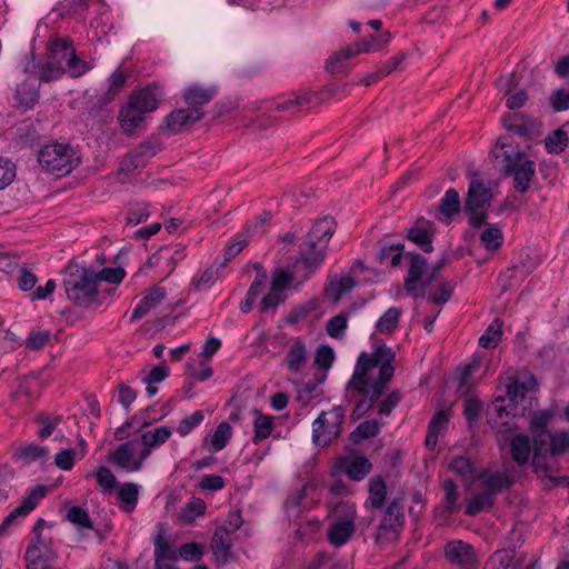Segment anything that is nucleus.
I'll list each match as a JSON object with an SVG mask.
<instances>
[{
  "label": "nucleus",
  "mask_w": 569,
  "mask_h": 569,
  "mask_svg": "<svg viewBox=\"0 0 569 569\" xmlns=\"http://www.w3.org/2000/svg\"><path fill=\"white\" fill-rule=\"evenodd\" d=\"M150 216L149 203L147 202H133L129 204L127 210V222L132 226H137L141 222L147 221Z\"/></svg>",
  "instance_id": "54"
},
{
  "label": "nucleus",
  "mask_w": 569,
  "mask_h": 569,
  "mask_svg": "<svg viewBox=\"0 0 569 569\" xmlns=\"http://www.w3.org/2000/svg\"><path fill=\"white\" fill-rule=\"evenodd\" d=\"M62 284L67 298L76 306L88 309L100 305L93 268L70 261L64 268Z\"/></svg>",
  "instance_id": "3"
},
{
  "label": "nucleus",
  "mask_w": 569,
  "mask_h": 569,
  "mask_svg": "<svg viewBox=\"0 0 569 569\" xmlns=\"http://www.w3.org/2000/svg\"><path fill=\"white\" fill-rule=\"evenodd\" d=\"M118 499L122 502L121 509L130 513L132 512L139 500V486L133 482H124L118 490Z\"/></svg>",
  "instance_id": "40"
},
{
  "label": "nucleus",
  "mask_w": 569,
  "mask_h": 569,
  "mask_svg": "<svg viewBox=\"0 0 569 569\" xmlns=\"http://www.w3.org/2000/svg\"><path fill=\"white\" fill-rule=\"evenodd\" d=\"M379 432V422L375 419H368L357 426L350 435V440L353 443H359L361 440L375 438Z\"/></svg>",
  "instance_id": "46"
},
{
  "label": "nucleus",
  "mask_w": 569,
  "mask_h": 569,
  "mask_svg": "<svg viewBox=\"0 0 569 569\" xmlns=\"http://www.w3.org/2000/svg\"><path fill=\"white\" fill-rule=\"evenodd\" d=\"M400 315L399 308L390 307L377 321V330L381 333H391L398 327Z\"/></svg>",
  "instance_id": "49"
},
{
  "label": "nucleus",
  "mask_w": 569,
  "mask_h": 569,
  "mask_svg": "<svg viewBox=\"0 0 569 569\" xmlns=\"http://www.w3.org/2000/svg\"><path fill=\"white\" fill-rule=\"evenodd\" d=\"M71 50H73V44L69 38L52 39L47 46L48 57L53 60L61 61V63L67 61Z\"/></svg>",
  "instance_id": "43"
},
{
  "label": "nucleus",
  "mask_w": 569,
  "mask_h": 569,
  "mask_svg": "<svg viewBox=\"0 0 569 569\" xmlns=\"http://www.w3.org/2000/svg\"><path fill=\"white\" fill-rule=\"evenodd\" d=\"M435 224L432 221L419 217L413 226L407 229L406 239L413 242L423 252L433 251Z\"/></svg>",
  "instance_id": "12"
},
{
  "label": "nucleus",
  "mask_w": 569,
  "mask_h": 569,
  "mask_svg": "<svg viewBox=\"0 0 569 569\" xmlns=\"http://www.w3.org/2000/svg\"><path fill=\"white\" fill-rule=\"evenodd\" d=\"M38 162L47 172L58 177L70 173L81 160L78 151L69 143H49L38 152Z\"/></svg>",
  "instance_id": "4"
},
{
  "label": "nucleus",
  "mask_w": 569,
  "mask_h": 569,
  "mask_svg": "<svg viewBox=\"0 0 569 569\" xmlns=\"http://www.w3.org/2000/svg\"><path fill=\"white\" fill-rule=\"evenodd\" d=\"M202 120V114L197 109L180 108L164 117L160 129L169 134H177L184 128Z\"/></svg>",
  "instance_id": "11"
},
{
  "label": "nucleus",
  "mask_w": 569,
  "mask_h": 569,
  "mask_svg": "<svg viewBox=\"0 0 569 569\" xmlns=\"http://www.w3.org/2000/svg\"><path fill=\"white\" fill-rule=\"evenodd\" d=\"M308 359L306 343L301 338H295L286 355V362L291 372L298 373Z\"/></svg>",
  "instance_id": "30"
},
{
  "label": "nucleus",
  "mask_w": 569,
  "mask_h": 569,
  "mask_svg": "<svg viewBox=\"0 0 569 569\" xmlns=\"http://www.w3.org/2000/svg\"><path fill=\"white\" fill-rule=\"evenodd\" d=\"M171 435V428L166 426L157 427L153 430H148L141 435V443L143 447L157 448L166 443Z\"/></svg>",
  "instance_id": "44"
},
{
  "label": "nucleus",
  "mask_w": 569,
  "mask_h": 569,
  "mask_svg": "<svg viewBox=\"0 0 569 569\" xmlns=\"http://www.w3.org/2000/svg\"><path fill=\"white\" fill-rule=\"evenodd\" d=\"M501 328L502 322L500 319L496 318L486 329L485 333L479 338V346L485 349L496 348L502 336Z\"/></svg>",
  "instance_id": "48"
},
{
  "label": "nucleus",
  "mask_w": 569,
  "mask_h": 569,
  "mask_svg": "<svg viewBox=\"0 0 569 569\" xmlns=\"http://www.w3.org/2000/svg\"><path fill=\"white\" fill-rule=\"evenodd\" d=\"M166 289L160 286H153L146 291L143 299L133 309L130 320L137 321L143 318L151 308H154L158 303L164 300Z\"/></svg>",
  "instance_id": "22"
},
{
  "label": "nucleus",
  "mask_w": 569,
  "mask_h": 569,
  "mask_svg": "<svg viewBox=\"0 0 569 569\" xmlns=\"http://www.w3.org/2000/svg\"><path fill=\"white\" fill-rule=\"evenodd\" d=\"M356 530L355 515L337 518L330 526L327 537L331 545L343 546L353 536Z\"/></svg>",
  "instance_id": "18"
},
{
  "label": "nucleus",
  "mask_w": 569,
  "mask_h": 569,
  "mask_svg": "<svg viewBox=\"0 0 569 569\" xmlns=\"http://www.w3.org/2000/svg\"><path fill=\"white\" fill-rule=\"evenodd\" d=\"M405 525V511L400 499H393L387 506L383 518L377 528L376 541L379 542L386 533H397Z\"/></svg>",
  "instance_id": "13"
},
{
  "label": "nucleus",
  "mask_w": 569,
  "mask_h": 569,
  "mask_svg": "<svg viewBox=\"0 0 569 569\" xmlns=\"http://www.w3.org/2000/svg\"><path fill=\"white\" fill-rule=\"evenodd\" d=\"M405 252V244L401 242H390L387 239H381L378 242L377 260L379 263H388L392 268L400 267Z\"/></svg>",
  "instance_id": "21"
},
{
  "label": "nucleus",
  "mask_w": 569,
  "mask_h": 569,
  "mask_svg": "<svg viewBox=\"0 0 569 569\" xmlns=\"http://www.w3.org/2000/svg\"><path fill=\"white\" fill-rule=\"evenodd\" d=\"M483 403L477 398H467L463 403V416L468 425L478 422Z\"/></svg>",
  "instance_id": "63"
},
{
  "label": "nucleus",
  "mask_w": 569,
  "mask_h": 569,
  "mask_svg": "<svg viewBox=\"0 0 569 569\" xmlns=\"http://www.w3.org/2000/svg\"><path fill=\"white\" fill-rule=\"evenodd\" d=\"M206 502L200 498H192L178 513L179 520L183 525L192 523L198 517L206 512Z\"/></svg>",
  "instance_id": "42"
},
{
  "label": "nucleus",
  "mask_w": 569,
  "mask_h": 569,
  "mask_svg": "<svg viewBox=\"0 0 569 569\" xmlns=\"http://www.w3.org/2000/svg\"><path fill=\"white\" fill-rule=\"evenodd\" d=\"M369 498L373 509H381L387 497V485L381 476L373 477L368 483Z\"/></svg>",
  "instance_id": "41"
},
{
  "label": "nucleus",
  "mask_w": 569,
  "mask_h": 569,
  "mask_svg": "<svg viewBox=\"0 0 569 569\" xmlns=\"http://www.w3.org/2000/svg\"><path fill=\"white\" fill-rule=\"evenodd\" d=\"M217 88L214 86L202 87L200 84H191L187 87L182 92V99L188 106V109H197L202 114V119L206 116L202 107L208 104L217 96Z\"/></svg>",
  "instance_id": "16"
},
{
  "label": "nucleus",
  "mask_w": 569,
  "mask_h": 569,
  "mask_svg": "<svg viewBox=\"0 0 569 569\" xmlns=\"http://www.w3.org/2000/svg\"><path fill=\"white\" fill-rule=\"evenodd\" d=\"M509 452L512 461L519 467L527 465L532 452L531 440L528 435L517 433L511 437Z\"/></svg>",
  "instance_id": "23"
},
{
  "label": "nucleus",
  "mask_w": 569,
  "mask_h": 569,
  "mask_svg": "<svg viewBox=\"0 0 569 569\" xmlns=\"http://www.w3.org/2000/svg\"><path fill=\"white\" fill-rule=\"evenodd\" d=\"M36 422L41 426L38 437L43 440L53 433L56 427L61 422V417L41 412L37 415Z\"/></svg>",
  "instance_id": "53"
},
{
  "label": "nucleus",
  "mask_w": 569,
  "mask_h": 569,
  "mask_svg": "<svg viewBox=\"0 0 569 569\" xmlns=\"http://www.w3.org/2000/svg\"><path fill=\"white\" fill-rule=\"evenodd\" d=\"M348 326V318L345 313H339L327 321L326 331L335 339L341 338Z\"/></svg>",
  "instance_id": "62"
},
{
  "label": "nucleus",
  "mask_w": 569,
  "mask_h": 569,
  "mask_svg": "<svg viewBox=\"0 0 569 569\" xmlns=\"http://www.w3.org/2000/svg\"><path fill=\"white\" fill-rule=\"evenodd\" d=\"M230 531L226 527L216 529L211 539V549L217 557H220L226 562L230 556L231 541L229 538Z\"/></svg>",
  "instance_id": "38"
},
{
  "label": "nucleus",
  "mask_w": 569,
  "mask_h": 569,
  "mask_svg": "<svg viewBox=\"0 0 569 569\" xmlns=\"http://www.w3.org/2000/svg\"><path fill=\"white\" fill-rule=\"evenodd\" d=\"M478 479L481 481L485 492L491 498L501 493L505 489H509L513 486V477L507 472L492 471L487 468L483 469L479 475Z\"/></svg>",
  "instance_id": "17"
},
{
  "label": "nucleus",
  "mask_w": 569,
  "mask_h": 569,
  "mask_svg": "<svg viewBox=\"0 0 569 569\" xmlns=\"http://www.w3.org/2000/svg\"><path fill=\"white\" fill-rule=\"evenodd\" d=\"M356 286V280L350 276H342L340 279H331L325 287V295L332 302H338L346 293Z\"/></svg>",
  "instance_id": "33"
},
{
  "label": "nucleus",
  "mask_w": 569,
  "mask_h": 569,
  "mask_svg": "<svg viewBox=\"0 0 569 569\" xmlns=\"http://www.w3.org/2000/svg\"><path fill=\"white\" fill-rule=\"evenodd\" d=\"M372 470V463L366 456H356L345 467V472L353 481L363 480Z\"/></svg>",
  "instance_id": "36"
},
{
  "label": "nucleus",
  "mask_w": 569,
  "mask_h": 569,
  "mask_svg": "<svg viewBox=\"0 0 569 569\" xmlns=\"http://www.w3.org/2000/svg\"><path fill=\"white\" fill-rule=\"evenodd\" d=\"M395 351L386 343L373 347L372 352H361L346 390L357 393L372 409L388 390L395 375Z\"/></svg>",
  "instance_id": "1"
},
{
  "label": "nucleus",
  "mask_w": 569,
  "mask_h": 569,
  "mask_svg": "<svg viewBox=\"0 0 569 569\" xmlns=\"http://www.w3.org/2000/svg\"><path fill=\"white\" fill-rule=\"evenodd\" d=\"M51 331L48 329H32L24 343L31 350H41L51 339Z\"/></svg>",
  "instance_id": "55"
},
{
  "label": "nucleus",
  "mask_w": 569,
  "mask_h": 569,
  "mask_svg": "<svg viewBox=\"0 0 569 569\" xmlns=\"http://www.w3.org/2000/svg\"><path fill=\"white\" fill-rule=\"evenodd\" d=\"M493 505H495V499L491 498L486 492H483V493L476 496L467 503L465 513L467 516L472 517V516L480 513L483 510L491 509L493 507Z\"/></svg>",
  "instance_id": "52"
},
{
  "label": "nucleus",
  "mask_w": 569,
  "mask_h": 569,
  "mask_svg": "<svg viewBox=\"0 0 569 569\" xmlns=\"http://www.w3.org/2000/svg\"><path fill=\"white\" fill-rule=\"evenodd\" d=\"M126 271L121 267L103 268L99 272L94 270V278L98 286L101 281L118 284L123 280Z\"/></svg>",
  "instance_id": "61"
},
{
  "label": "nucleus",
  "mask_w": 569,
  "mask_h": 569,
  "mask_svg": "<svg viewBox=\"0 0 569 569\" xmlns=\"http://www.w3.org/2000/svg\"><path fill=\"white\" fill-rule=\"evenodd\" d=\"M536 385L537 380L532 375L527 382H520L518 377H513L506 386V395L511 402L517 405L525 398V390H531Z\"/></svg>",
  "instance_id": "39"
},
{
  "label": "nucleus",
  "mask_w": 569,
  "mask_h": 569,
  "mask_svg": "<svg viewBox=\"0 0 569 569\" xmlns=\"http://www.w3.org/2000/svg\"><path fill=\"white\" fill-rule=\"evenodd\" d=\"M232 437V428L231 426L223 421L219 423L211 436V447L214 452L221 451L223 448L227 447L229 440Z\"/></svg>",
  "instance_id": "51"
},
{
  "label": "nucleus",
  "mask_w": 569,
  "mask_h": 569,
  "mask_svg": "<svg viewBox=\"0 0 569 569\" xmlns=\"http://www.w3.org/2000/svg\"><path fill=\"white\" fill-rule=\"evenodd\" d=\"M569 142L568 133L562 128L553 130L545 139V148L549 153L559 154L567 148Z\"/></svg>",
  "instance_id": "47"
},
{
  "label": "nucleus",
  "mask_w": 569,
  "mask_h": 569,
  "mask_svg": "<svg viewBox=\"0 0 569 569\" xmlns=\"http://www.w3.org/2000/svg\"><path fill=\"white\" fill-rule=\"evenodd\" d=\"M162 97L161 87L157 82H152L140 90L133 91L129 96L128 103L143 113H149L158 109Z\"/></svg>",
  "instance_id": "10"
},
{
  "label": "nucleus",
  "mask_w": 569,
  "mask_h": 569,
  "mask_svg": "<svg viewBox=\"0 0 569 569\" xmlns=\"http://www.w3.org/2000/svg\"><path fill=\"white\" fill-rule=\"evenodd\" d=\"M252 413L254 416L252 426H253V437L252 442L254 445H259L264 439L270 437L274 429V418L269 415L262 413L259 409H253Z\"/></svg>",
  "instance_id": "31"
},
{
  "label": "nucleus",
  "mask_w": 569,
  "mask_h": 569,
  "mask_svg": "<svg viewBox=\"0 0 569 569\" xmlns=\"http://www.w3.org/2000/svg\"><path fill=\"white\" fill-rule=\"evenodd\" d=\"M443 499L441 506V515L445 518H449L457 513L461 505L458 502V490L457 485L452 479H446L443 482Z\"/></svg>",
  "instance_id": "34"
},
{
  "label": "nucleus",
  "mask_w": 569,
  "mask_h": 569,
  "mask_svg": "<svg viewBox=\"0 0 569 569\" xmlns=\"http://www.w3.org/2000/svg\"><path fill=\"white\" fill-rule=\"evenodd\" d=\"M67 70L72 78H79L83 76L87 71L92 69V66H90L88 62L81 60L77 53L76 50L70 51V56L68 57L66 61Z\"/></svg>",
  "instance_id": "57"
},
{
  "label": "nucleus",
  "mask_w": 569,
  "mask_h": 569,
  "mask_svg": "<svg viewBox=\"0 0 569 569\" xmlns=\"http://www.w3.org/2000/svg\"><path fill=\"white\" fill-rule=\"evenodd\" d=\"M13 459L20 460L26 465H30L36 461L44 463L49 459V450L47 447L29 443L19 447L13 453Z\"/></svg>",
  "instance_id": "32"
},
{
  "label": "nucleus",
  "mask_w": 569,
  "mask_h": 569,
  "mask_svg": "<svg viewBox=\"0 0 569 569\" xmlns=\"http://www.w3.org/2000/svg\"><path fill=\"white\" fill-rule=\"evenodd\" d=\"M333 360V349L329 345H320L315 355V365L326 372L331 368Z\"/></svg>",
  "instance_id": "64"
},
{
  "label": "nucleus",
  "mask_w": 569,
  "mask_h": 569,
  "mask_svg": "<svg viewBox=\"0 0 569 569\" xmlns=\"http://www.w3.org/2000/svg\"><path fill=\"white\" fill-rule=\"evenodd\" d=\"M178 553L172 545L166 539L164 532L160 530L154 537V569H167L176 566Z\"/></svg>",
  "instance_id": "20"
},
{
  "label": "nucleus",
  "mask_w": 569,
  "mask_h": 569,
  "mask_svg": "<svg viewBox=\"0 0 569 569\" xmlns=\"http://www.w3.org/2000/svg\"><path fill=\"white\" fill-rule=\"evenodd\" d=\"M32 68L38 74L40 81L51 82L62 78L66 72L61 61L53 60L48 57L46 62H37L32 57Z\"/></svg>",
  "instance_id": "28"
},
{
  "label": "nucleus",
  "mask_w": 569,
  "mask_h": 569,
  "mask_svg": "<svg viewBox=\"0 0 569 569\" xmlns=\"http://www.w3.org/2000/svg\"><path fill=\"white\" fill-rule=\"evenodd\" d=\"M67 519L78 527L93 529V522L89 512L79 506H72L68 509Z\"/></svg>",
  "instance_id": "56"
},
{
  "label": "nucleus",
  "mask_w": 569,
  "mask_h": 569,
  "mask_svg": "<svg viewBox=\"0 0 569 569\" xmlns=\"http://www.w3.org/2000/svg\"><path fill=\"white\" fill-rule=\"evenodd\" d=\"M406 254L410 258V263L403 287L407 292L412 295V297H423V291L417 293V289L418 282L422 281V276L427 270L428 260L421 253L416 251H408Z\"/></svg>",
  "instance_id": "14"
},
{
  "label": "nucleus",
  "mask_w": 569,
  "mask_h": 569,
  "mask_svg": "<svg viewBox=\"0 0 569 569\" xmlns=\"http://www.w3.org/2000/svg\"><path fill=\"white\" fill-rule=\"evenodd\" d=\"M139 443L140 442L138 439H132L119 445L113 451L109 453L108 461L119 468L130 471V466L133 461L132 458Z\"/></svg>",
  "instance_id": "27"
},
{
  "label": "nucleus",
  "mask_w": 569,
  "mask_h": 569,
  "mask_svg": "<svg viewBox=\"0 0 569 569\" xmlns=\"http://www.w3.org/2000/svg\"><path fill=\"white\" fill-rule=\"evenodd\" d=\"M39 86L29 81H23L17 86L16 93L13 96L14 107H20L24 111L32 109L39 101Z\"/></svg>",
  "instance_id": "26"
},
{
  "label": "nucleus",
  "mask_w": 569,
  "mask_h": 569,
  "mask_svg": "<svg viewBox=\"0 0 569 569\" xmlns=\"http://www.w3.org/2000/svg\"><path fill=\"white\" fill-rule=\"evenodd\" d=\"M493 198L490 188L480 179H472L468 187L465 200V212L469 216L468 222L472 229H479L487 224L488 209Z\"/></svg>",
  "instance_id": "5"
},
{
  "label": "nucleus",
  "mask_w": 569,
  "mask_h": 569,
  "mask_svg": "<svg viewBox=\"0 0 569 569\" xmlns=\"http://www.w3.org/2000/svg\"><path fill=\"white\" fill-rule=\"evenodd\" d=\"M502 121L508 131H512L519 137L531 139L539 133L538 121L526 113L516 112L512 114H506Z\"/></svg>",
  "instance_id": "15"
},
{
  "label": "nucleus",
  "mask_w": 569,
  "mask_h": 569,
  "mask_svg": "<svg viewBox=\"0 0 569 569\" xmlns=\"http://www.w3.org/2000/svg\"><path fill=\"white\" fill-rule=\"evenodd\" d=\"M445 557L452 565L472 566L476 561L475 551L471 545L461 540H452L445 546Z\"/></svg>",
  "instance_id": "19"
},
{
  "label": "nucleus",
  "mask_w": 569,
  "mask_h": 569,
  "mask_svg": "<svg viewBox=\"0 0 569 569\" xmlns=\"http://www.w3.org/2000/svg\"><path fill=\"white\" fill-rule=\"evenodd\" d=\"M161 149L162 143L158 138L147 139L130 153L131 164L134 169L144 167L147 161L154 157Z\"/></svg>",
  "instance_id": "24"
},
{
  "label": "nucleus",
  "mask_w": 569,
  "mask_h": 569,
  "mask_svg": "<svg viewBox=\"0 0 569 569\" xmlns=\"http://www.w3.org/2000/svg\"><path fill=\"white\" fill-rule=\"evenodd\" d=\"M449 467L453 472H456L457 475L465 479L473 477L476 472V468L472 461L466 456L455 457L451 460Z\"/></svg>",
  "instance_id": "59"
},
{
  "label": "nucleus",
  "mask_w": 569,
  "mask_h": 569,
  "mask_svg": "<svg viewBox=\"0 0 569 569\" xmlns=\"http://www.w3.org/2000/svg\"><path fill=\"white\" fill-rule=\"evenodd\" d=\"M47 493V488L44 486L38 485L33 489H31L27 497L21 501L20 506L14 508L12 512L17 518L28 516L39 503V501L44 498Z\"/></svg>",
  "instance_id": "37"
},
{
  "label": "nucleus",
  "mask_w": 569,
  "mask_h": 569,
  "mask_svg": "<svg viewBox=\"0 0 569 569\" xmlns=\"http://www.w3.org/2000/svg\"><path fill=\"white\" fill-rule=\"evenodd\" d=\"M486 226L487 228L482 231L480 236L481 244L488 251H496L503 243L502 230L497 224H490L487 222Z\"/></svg>",
  "instance_id": "45"
},
{
  "label": "nucleus",
  "mask_w": 569,
  "mask_h": 569,
  "mask_svg": "<svg viewBox=\"0 0 569 569\" xmlns=\"http://www.w3.org/2000/svg\"><path fill=\"white\" fill-rule=\"evenodd\" d=\"M391 39L389 31H382L378 34H370L361 41L346 47L340 51L333 52L326 62V70L331 73L342 72L341 62L362 52H377Z\"/></svg>",
  "instance_id": "6"
},
{
  "label": "nucleus",
  "mask_w": 569,
  "mask_h": 569,
  "mask_svg": "<svg viewBox=\"0 0 569 569\" xmlns=\"http://www.w3.org/2000/svg\"><path fill=\"white\" fill-rule=\"evenodd\" d=\"M327 248L316 240L305 239L300 246L299 262L305 270L303 280H308L325 262Z\"/></svg>",
  "instance_id": "9"
},
{
  "label": "nucleus",
  "mask_w": 569,
  "mask_h": 569,
  "mask_svg": "<svg viewBox=\"0 0 569 569\" xmlns=\"http://www.w3.org/2000/svg\"><path fill=\"white\" fill-rule=\"evenodd\" d=\"M44 526L46 521L42 518H39L33 526L34 537L30 540L24 553L27 569H48L58 558V553L51 547V540H47L41 535Z\"/></svg>",
  "instance_id": "7"
},
{
  "label": "nucleus",
  "mask_w": 569,
  "mask_h": 569,
  "mask_svg": "<svg viewBox=\"0 0 569 569\" xmlns=\"http://www.w3.org/2000/svg\"><path fill=\"white\" fill-rule=\"evenodd\" d=\"M336 221L332 217L326 216L316 220L310 231L306 236L309 240H316L328 248V243L335 233Z\"/></svg>",
  "instance_id": "29"
},
{
  "label": "nucleus",
  "mask_w": 569,
  "mask_h": 569,
  "mask_svg": "<svg viewBox=\"0 0 569 569\" xmlns=\"http://www.w3.org/2000/svg\"><path fill=\"white\" fill-rule=\"evenodd\" d=\"M496 159L502 158L501 172L505 177H513L515 189L525 193L530 188V182L536 174V163L525 159L523 151L515 150L510 137H501L491 150Z\"/></svg>",
  "instance_id": "2"
},
{
  "label": "nucleus",
  "mask_w": 569,
  "mask_h": 569,
  "mask_svg": "<svg viewBox=\"0 0 569 569\" xmlns=\"http://www.w3.org/2000/svg\"><path fill=\"white\" fill-rule=\"evenodd\" d=\"M328 415L331 417V425L328 429H323L328 423L327 412L325 411L312 423V440L317 446H327L341 433L346 417L345 409L341 406H336Z\"/></svg>",
  "instance_id": "8"
},
{
  "label": "nucleus",
  "mask_w": 569,
  "mask_h": 569,
  "mask_svg": "<svg viewBox=\"0 0 569 569\" xmlns=\"http://www.w3.org/2000/svg\"><path fill=\"white\" fill-rule=\"evenodd\" d=\"M127 82V74L121 70H116L108 78V91L104 93L101 101L103 103L110 102L114 97L124 88Z\"/></svg>",
  "instance_id": "50"
},
{
  "label": "nucleus",
  "mask_w": 569,
  "mask_h": 569,
  "mask_svg": "<svg viewBox=\"0 0 569 569\" xmlns=\"http://www.w3.org/2000/svg\"><path fill=\"white\" fill-rule=\"evenodd\" d=\"M144 114L128 102L121 107L118 119L123 132L128 136H133L136 130L144 122Z\"/></svg>",
  "instance_id": "25"
},
{
  "label": "nucleus",
  "mask_w": 569,
  "mask_h": 569,
  "mask_svg": "<svg viewBox=\"0 0 569 569\" xmlns=\"http://www.w3.org/2000/svg\"><path fill=\"white\" fill-rule=\"evenodd\" d=\"M461 211V201L459 193L456 189L450 188L446 191L445 196L441 198L438 213L443 216L446 222L449 223L453 216L460 213Z\"/></svg>",
  "instance_id": "35"
},
{
  "label": "nucleus",
  "mask_w": 569,
  "mask_h": 569,
  "mask_svg": "<svg viewBox=\"0 0 569 569\" xmlns=\"http://www.w3.org/2000/svg\"><path fill=\"white\" fill-rule=\"evenodd\" d=\"M569 450V432H556L550 436L548 453L550 456H561Z\"/></svg>",
  "instance_id": "60"
},
{
  "label": "nucleus",
  "mask_w": 569,
  "mask_h": 569,
  "mask_svg": "<svg viewBox=\"0 0 569 569\" xmlns=\"http://www.w3.org/2000/svg\"><path fill=\"white\" fill-rule=\"evenodd\" d=\"M312 98H313V94L297 96L293 99H288L283 102H279L276 106V110L290 111L291 113H296L298 111L303 110L306 107H308L310 104Z\"/></svg>",
  "instance_id": "58"
}]
</instances>
